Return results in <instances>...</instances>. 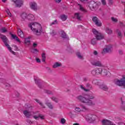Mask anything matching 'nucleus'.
<instances>
[{
    "label": "nucleus",
    "mask_w": 125,
    "mask_h": 125,
    "mask_svg": "<svg viewBox=\"0 0 125 125\" xmlns=\"http://www.w3.org/2000/svg\"><path fill=\"white\" fill-rule=\"evenodd\" d=\"M95 97L94 96H88L86 95H79L76 97V99L81 101L82 103H84L88 106H93L94 103L91 100V99H94Z\"/></svg>",
    "instance_id": "1"
},
{
    "label": "nucleus",
    "mask_w": 125,
    "mask_h": 125,
    "mask_svg": "<svg viewBox=\"0 0 125 125\" xmlns=\"http://www.w3.org/2000/svg\"><path fill=\"white\" fill-rule=\"evenodd\" d=\"M29 28L33 32L36 36H41L42 33V25L37 22H31L28 24Z\"/></svg>",
    "instance_id": "2"
},
{
    "label": "nucleus",
    "mask_w": 125,
    "mask_h": 125,
    "mask_svg": "<svg viewBox=\"0 0 125 125\" xmlns=\"http://www.w3.org/2000/svg\"><path fill=\"white\" fill-rule=\"evenodd\" d=\"M93 33L94 35H95V38H94L92 39L91 41V44H93V45H95L96 44V40L97 41H101V40H103L104 39V35L101 34V33L98 32L97 30H96L95 29H93Z\"/></svg>",
    "instance_id": "3"
},
{
    "label": "nucleus",
    "mask_w": 125,
    "mask_h": 125,
    "mask_svg": "<svg viewBox=\"0 0 125 125\" xmlns=\"http://www.w3.org/2000/svg\"><path fill=\"white\" fill-rule=\"evenodd\" d=\"M0 39L2 40L3 43L5 44V46L7 47L8 50H9V51L13 53V54H15V52L12 51V50L11 49V47H10L9 44L7 43V41H8V39H7L6 36L4 35L0 34Z\"/></svg>",
    "instance_id": "4"
},
{
    "label": "nucleus",
    "mask_w": 125,
    "mask_h": 125,
    "mask_svg": "<svg viewBox=\"0 0 125 125\" xmlns=\"http://www.w3.org/2000/svg\"><path fill=\"white\" fill-rule=\"evenodd\" d=\"M115 83L119 86L125 87V76H123L122 78L120 80H117L115 81Z\"/></svg>",
    "instance_id": "5"
},
{
    "label": "nucleus",
    "mask_w": 125,
    "mask_h": 125,
    "mask_svg": "<svg viewBox=\"0 0 125 125\" xmlns=\"http://www.w3.org/2000/svg\"><path fill=\"white\" fill-rule=\"evenodd\" d=\"M85 119L87 122H92V121H95L96 115L92 114H88L85 116Z\"/></svg>",
    "instance_id": "6"
},
{
    "label": "nucleus",
    "mask_w": 125,
    "mask_h": 125,
    "mask_svg": "<svg viewBox=\"0 0 125 125\" xmlns=\"http://www.w3.org/2000/svg\"><path fill=\"white\" fill-rule=\"evenodd\" d=\"M91 74L93 76H97L98 75H101V74H102V68H97L94 69H93L91 71Z\"/></svg>",
    "instance_id": "7"
},
{
    "label": "nucleus",
    "mask_w": 125,
    "mask_h": 125,
    "mask_svg": "<svg viewBox=\"0 0 125 125\" xmlns=\"http://www.w3.org/2000/svg\"><path fill=\"white\" fill-rule=\"evenodd\" d=\"M113 51V46L112 45H106L104 49V53H111Z\"/></svg>",
    "instance_id": "8"
},
{
    "label": "nucleus",
    "mask_w": 125,
    "mask_h": 125,
    "mask_svg": "<svg viewBox=\"0 0 125 125\" xmlns=\"http://www.w3.org/2000/svg\"><path fill=\"white\" fill-rule=\"evenodd\" d=\"M92 20L94 23H95V25L96 26H98V27H101L102 26V23H101V21L99 20V19L97 18V17H93L92 19Z\"/></svg>",
    "instance_id": "9"
},
{
    "label": "nucleus",
    "mask_w": 125,
    "mask_h": 125,
    "mask_svg": "<svg viewBox=\"0 0 125 125\" xmlns=\"http://www.w3.org/2000/svg\"><path fill=\"white\" fill-rule=\"evenodd\" d=\"M88 6L91 10H94V8L96 6V3L94 1H90L88 3Z\"/></svg>",
    "instance_id": "10"
},
{
    "label": "nucleus",
    "mask_w": 125,
    "mask_h": 125,
    "mask_svg": "<svg viewBox=\"0 0 125 125\" xmlns=\"http://www.w3.org/2000/svg\"><path fill=\"white\" fill-rule=\"evenodd\" d=\"M16 4L17 7H21L23 4V1L22 0H12Z\"/></svg>",
    "instance_id": "11"
},
{
    "label": "nucleus",
    "mask_w": 125,
    "mask_h": 125,
    "mask_svg": "<svg viewBox=\"0 0 125 125\" xmlns=\"http://www.w3.org/2000/svg\"><path fill=\"white\" fill-rule=\"evenodd\" d=\"M92 65L95 67H102V62L100 61H95L92 62Z\"/></svg>",
    "instance_id": "12"
},
{
    "label": "nucleus",
    "mask_w": 125,
    "mask_h": 125,
    "mask_svg": "<svg viewBox=\"0 0 125 125\" xmlns=\"http://www.w3.org/2000/svg\"><path fill=\"white\" fill-rule=\"evenodd\" d=\"M34 81L39 88H42V83L41 82V79H40L39 78L35 77Z\"/></svg>",
    "instance_id": "13"
},
{
    "label": "nucleus",
    "mask_w": 125,
    "mask_h": 125,
    "mask_svg": "<svg viewBox=\"0 0 125 125\" xmlns=\"http://www.w3.org/2000/svg\"><path fill=\"white\" fill-rule=\"evenodd\" d=\"M23 113L26 118H31V116H32V112L28 110H25L23 111Z\"/></svg>",
    "instance_id": "14"
},
{
    "label": "nucleus",
    "mask_w": 125,
    "mask_h": 125,
    "mask_svg": "<svg viewBox=\"0 0 125 125\" xmlns=\"http://www.w3.org/2000/svg\"><path fill=\"white\" fill-rule=\"evenodd\" d=\"M61 38L63 39V40H68V39H69V37H68V35H67V34H66V33H65V32H64V31H62L61 32Z\"/></svg>",
    "instance_id": "15"
},
{
    "label": "nucleus",
    "mask_w": 125,
    "mask_h": 125,
    "mask_svg": "<svg viewBox=\"0 0 125 125\" xmlns=\"http://www.w3.org/2000/svg\"><path fill=\"white\" fill-rule=\"evenodd\" d=\"M99 87L101 88V89H102L104 91H107V90L109 89L108 86H107V85H105L104 84H100Z\"/></svg>",
    "instance_id": "16"
},
{
    "label": "nucleus",
    "mask_w": 125,
    "mask_h": 125,
    "mask_svg": "<svg viewBox=\"0 0 125 125\" xmlns=\"http://www.w3.org/2000/svg\"><path fill=\"white\" fill-rule=\"evenodd\" d=\"M27 20L28 21H34L35 20V16L32 14H29L27 15Z\"/></svg>",
    "instance_id": "17"
},
{
    "label": "nucleus",
    "mask_w": 125,
    "mask_h": 125,
    "mask_svg": "<svg viewBox=\"0 0 125 125\" xmlns=\"http://www.w3.org/2000/svg\"><path fill=\"white\" fill-rule=\"evenodd\" d=\"M18 35L19 37H20V38H24V33H23V31L21 30V29H18Z\"/></svg>",
    "instance_id": "18"
},
{
    "label": "nucleus",
    "mask_w": 125,
    "mask_h": 125,
    "mask_svg": "<svg viewBox=\"0 0 125 125\" xmlns=\"http://www.w3.org/2000/svg\"><path fill=\"white\" fill-rule=\"evenodd\" d=\"M101 74L103 76H108L109 75V74H110V72L108 70H107L105 69H102Z\"/></svg>",
    "instance_id": "19"
},
{
    "label": "nucleus",
    "mask_w": 125,
    "mask_h": 125,
    "mask_svg": "<svg viewBox=\"0 0 125 125\" xmlns=\"http://www.w3.org/2000/svg\"><path fill=\"white\" fill-rule=\"evenodd\" d=\"M30 7L33 10H37V3L35 2H31L30 3Z\"/></svg>",
    "instance_id": "20"
},
{
    "label": "nucleus",
    "mask_w": 125,
    "mask_h": 125,
    "mask_svg": "<svg viewBox=\"0 0 125 125\" xmlns=\"http://www.w3.org/2000/svg\"><path fill=\"white\" fill-rule=\"evenodd\" d=\"M78 5L79 6L80 10H81V11H82V12H84V13H86V12H87V10L83 8L82 5L78 4Z\"/></svg>",
    "instance_id": "21"
},
{
    "label": "nucleus",
    "mask_w": 125,
    "mask_h": 125,
    "mask_svg": "<svg viewBox=\"0 0 125 125\" xmlns=\"http://www.w3.org/2000/svg\"><path fill=\"white\" fill-rule=\"evenodd\" d=\"M10 34L11 35L12 38L14 39V40H16V41H17V42H21V41H20V40L18 39V37H17V36L15 35H14L11 33H10Z\"/></svg>",
    "instance_id": "22"
},
{
    "label": "nucleus",
    "mask_w": 125,
    "mask_h": 125,
    "mask_svg": "<svg viewBox=\"0 0 125 125\" xmlns=\"http://www.w3.org/2000/svg\"><path fill=\"white\" fill-rule=\"evenodd\" d=\"M61 66H62V64H61V63L57 62L54 64V65H53V68H55L58 67H61Z\"/></svg>",
    "instance_id": "23"
},
{
    "label": "nucleus",
    "mask_w": 125,
    "mask_h": 125,
    "mask_svg": "<svg viewBox=\"0 0 125 125\" xmlns=\"http://www.w3.org/2000/svg\"><path fill=\"white\" fill-rule=\"evenodd\" d=\"M92 83L94 84H96V85H99L100 86V85L101 84L100 82L98 80L94 79L92 81Z\"/></svg>",
    "instance_id": "24"
},
{
    "label": "nucleus",
    "mask_w": 125,
    "mask_h": 125,
    "mask_svg": "<svg viewBox=\"0 0 125 125\" xmlns=\"http://www.w3.org/2000/svg\"><path fill=\"white\" fill-rule=\"evenodd\" d=\"M35 100L37 102V103H38V104H39L42 107V108H45L44 105H43V104H42V103L39 100L35 99Z\"/></svg>",
    "instance_id": "25"
},
{
    "label": "nucleus",
    "mask_w": 125,
    "mask_h": 125,
    "mask_svg": "<svg viewBox=\"0 0 125 125\" xmlns=\"http://www.w3.org/2000/svg\"><path fill=\"white\" fill-rule=\"evenodd\" d=\"M75 18H77L78 20H79V21H81L82 19H81V16H80L79 13H76L75 14Z\"/></svg>",
    "instance_id": "26"
},
{
    "label": "nucleus",
    "mask_w": 125,
    "mask_h": 125,
    "mask_svg": "<svg viewBox=\"0 0 125 125\" xmlns=\"http://www.w3.org/2000/svg\"><path fill=\"white\" fill-rule=\"evenodd\" d=\"M105 32L108 35H111V34H112V33H113V30H112L111 29L107 27L106 28Z\"/></svg>",
    "instance_id": "27"
},
{
    "label": "nucleus",
    "mask_w": 125,
    "mask_h": 125,
    "mask_svg": "<svg viewBox=\"0 0 125 125\" xmlns=\"http://www.w3.org/2000/svg\"><path fill=\"white\" fill-rule=\"evenodd\" d=\"M46 105H47V106H48V108H49V109H53V105H52V104H51V103H49V102H46L45 103Z\"/></svg>",
    "instance_id": "28"
},
{
    "label": "nucleus",
    "mask_w": 125,
    "mask_h": 125,
    "mask_svg": "<svg viewBox=\"0 0 125 125\" xmlns=\"http://www.w3.org/2000/svg\"><path fill=\"white\" fill-rule=\"evenodd\" d=\"M21 18L23 19V20H25V19H27L28 17V15L24 13L21 14Z\"/></svg>",
    "instance_id": "29"
},
{
    "label": "nucleus",
    "mask_w": 125,
    "mask_h": 125,
    "mask_svg": "<svg viewBox=\"0 0 125 125\" xmlns=\"http://www.w3.org/2000/svg\"><path fill=\"white\" fill-rule=\"evenodd\" d=\"M76 55H77V57H78V58H79V59H81L82 60H83V55H82L81 54V53L77 52L76 53Z\"/></svg>",
    "instance_id": "30"
},
{
    "label": "nucleus",
    "mask_w": 125,
    "mask_h": 125,
    "mask_svg": "<svg viewBox=\"0 0 125 125\" xmlns=\"http://www.w3.org/2000/svg\"><path fill=\"white\" fill-rule=\"evenodd\" d=\"M75 111L76 112V113H81V112H82V109L81 108L76 106L75 108Z\"/></svg>",
    "instance_id": "31"
},
{
    "label": "nucleus",
    "mask_w": 125,
    "mask_h": 125,
    "mask_svg": "<svg viewBox=\"0 0 125 125\" xmlns=\"http://www.w3.org/2000/svg\"><path fill=\"white\" fill-rule=\"evenodd\" d=\"M61 19H62V21H66V20H67V16L65 15H61Z\"/></svg>",
    "instance_id": "32"
},
{
    "label": "nucleus",
    "mask_w": 125,
    "mask_h": 125,
    "mask_svg": "<svg viewBox=\"0 0 125 125\" xmlns=\"http://www.w3.org/2000/svg\"><path fill=\"white\" fill-rule=\"evenodd\" d=\"M25 43H26V44H30L31 43L30 38H26L25 39Z\"/></svg>",
    "instance_id": "33"
},
{
    "label": "nucleus",
    "mask_w": 125,
    "mask_h": 125,
    "mask_svg": "<svg viewBox=\"0 0 125 125\" xmlns=\"http://www.w3.org/2000/svg\"><path fill=\"white\" fill-rule=\"evenodd\" d=\"M80 106L84 111H87V110H88V108H87V107H86V106L83 104L81 105Z\"/></svg>",
    "instance_id": "34"
},
{
    "label": "nucleus",
    "mask_w": 125,
    "mask_h": 125,
    "mask_svg": "<svg viewBox=\"0 0 125 125\" xmlns=\"http://www.w3.org/2000/svg\"><path fill=\"white\" fill-rule=\"evenodd\" d=\"M45 59H46V57H45V54H42V62H45Z\"/></svg>",
    "instance_id": "35"
},
{
    "label": "nucleus",
    "mask_w": 125,
    "mask_h": 125,
    "mask_svg": "<svg viewBox=\"0 0 125 125\" xmlns=\"http://www.w3.org/2000/svg\"><path fill=\"white\" fill-rule=\"evenodd\" d=\"M31 52H32V53H34L35 54H37V52H39V51L38 50V49L33 48L31 50Z\"/></svg>",
    "instance_id": "36"
},
{
    "label": "nucleus",
    "mask_w": 125,
    "mask_h": 125,
    "mask_svg": "<svg viewBox=\"0 0 125 125\" xmlns=\"http://www.w3.org/2000/svg\"><path fill=\"white\" fill-rule=\"evenodd\" d=\"M80 87H81V89H83V90H84V91H89V89H85L84 88V87H83V85H80Z\"/></svg>",
    "instance_id": "37"
},
{
    "label": "nucleus",
    "mask_w": 125,
    "mask_h": 125,
    "mask_svg": "<svg viewBox=\"0 0 125 125\" xmlns=\"http://www.w3.org/2000/svg\"><path fill=\"white\" fill-rule=\"evenodd\" d=\"M0 32H1V33H6V32H7V30H6L5 27H3L0 29Z\"/></svg>",
    "instance_id": "38"
},
{
    "label": "nucleus",
    "mask_w": 125,
    "mask_h": 125,
    "mask_svg": "<svg viewBox=\"0 0 125 125\" xmlns=\"http://www.w3.org/2000/svg\"><path fill=\"white\" fill-rule=\"evenodd\" d=\"M51 98L52 100H53V101H55V102H56V103H58V99H57V98H55V97H53Z\"/></svg>",
    "instance_id": "39"
},
{
    "label": "nucleus",
    "mask_w": 125,
    "mask_h": 125,
    "mask_svg": "<svg viewBox=\"0 0 125 125\" xmlns=\"http://www.w3.org/2000/svg\"><path fill=\"white\" fill-rule=\"evenodd\" d=\"M61 124H62V125H64V124H65V123H66V120H65V119H64V118H62L61 120Z\"/></svg>",
    "instance_id": "40"
},
{
    "label": "nucleus",
    "mask_w": 125,
    "mask_h": 125,
    "mask_svg": "<svg viewBox=\"0 0 125 125\" xmlns=\"http://www.w3.org/2000/svg\"><path fill=\"white\" fill-rule=\"evenodd\" d=\"M57 24V20H55L54 21H53L51 24L50 26H52V25H56Z\"/></svg>",
    "instance_id": "41"
},
{
    "label": "nucleus",
    "mask_w": 125,
    "mask_h": 125,
    "mask_svg": "<svg viewBox=\"0 0 125 125\" xmlns=\"http://www.w3.org/2000/svg\"><path fill=\"white\" fill-rule=\"evenodd\" d=\"M111 20L113 21V22H118V19L115 18L114 17L111 18Z\"/></svg>",
    "instance_id": "42"
},
{
    "label": "nucleus",
    "mask_w": 125,
    "mask_h": 125,
    "mask_svg": "<svg viewBox=\"0 0 125 125\" xmlns=\"http://www.w3.org/2000/svg\"><path fill=\"white\" fill-rule=\"evenodd\" d=\"M50 34L53 37L56 35V32H55L54 30H53L52 32L50 33Z\"/></svg>",
    "instance_id": "43"
},
{
    "label": "nucleus",
    "mask_w": 125,
    "mask_h": 125,
    "mask_svg": "<svg viewBox=\"0 0 125 125\" xmlns=\"http://www.w3.org/2000/svg\"><path fill=\"white\" fill-rule=\"evenodd\" d=\"M86 87H87V88H89V89H90V88H91V87H92L91 84H90L89 83H87L86 84Z\"/></svg>",
    "instance_id": "44"
},
{
    "label": "nucleus",
    "mask_w": 125,
    "mask_h": 125,
    "mask_svg": "<svg viewBox=\"0 0 125 125\" xmlns=\"http://www.w3.org/2000/svg\"><path fill=\"white\" fill-rule=\"evenodd\" d=\"M117 33L119 37H120L121 38H122V32H121L120 31L118 30V29H117Z\"/></svg>",
    "instance_id": "45"
},
{
    "label": "nucleus",
    "mask_w": 125,
    "mask_h": 125,
    "mask_svg": "<svg viewBox=\"0 0 125 125\" xmlns=\"http://www.w3.org/2000/svg\"><path fill=\"white\" fill-rule=\"evenodd\" d=\"M39 118L41 119V120H44V116L42 115V114H39Z\"/></svg>",
    "instance_id": "46"
},
{
    "label": "nucleus",
    "mask_w": 125,
    "mask_h": 125,
    "mask_svg": "<svg viewBox=\"0 0 125 125\" xmlns=\"http://www.w3.org/2000/svg\"><path fill=\"white\" fill-rule=\"evenodd\" d=\"M34 119H35V120H39V119H40V115H39L38 116H33Z\"/></svg>",
    "instance_id": "47"
},
{
    "label": "nucleus",
    "mask_w": 125,
    "mask_h": 125,
    "mask_svg": "<svg viewBox=\"0 0 125 125\" xmlns=\"http://www.w3.org/2000/svg\"><path fill=\"white\" fill-rule=\"evenodd\" d=\"M102 3L103 5H106V0H102Z\"/></svg>",
    "instance_id": "48"
},
{
    "label": "nucleus",
    "mask_w": 125,
    "mask_h": 125,
    "mask_svg": "<svg viewBox=\"0 0 125 125\" xmlns=\"http://www.w3.org/2000/svg\"><path fill=\"white\" fill-rule=\"evenodd\" d=\"M0 83H4L5 82V80H4L2 78H1V79H0Z\"/></svg>",
    "instance_id": "49"
},
{
    "label": "nucleus",
    "mask_w": 125,
    "mask_h": 125,
    "mask_svg": "<svg viewBox=\"0 0 125 125\" xmlns=\"http://www.w3.org/2000/svg\"><path fill=\"white\" fill-rule=\"evenodd\" d=\"M6 13H7L9 16H11V13L9 12V10H7L6 11Z\"/></svg>",
    "instance_id": "50"
},
{
    "label": "nucleus",
    "mask_w": 125,
    "mask_h": 125,
    "mask_svg": "<svg viewBox=\"0 0 125 125\" xmlns=\"http://www.w3.org/2000/svg\"><path fill=\"white\" fill-rule=\"evenodd\" d=\"M46 93H47V94H51V91L49 90H46L45 91Z\"/></svg>",
    "instance_id": "51"
},
{
    "label": "nucleus",
    "mask_w": 125,
    "mask_h": 125,
    "mask_svg": "<svg viewBox=\"0 0 125 125\" xmlns=\"http://www.w3.org/2000/svg\"><path fill=\"white\" fill-rule=\"evenodd\" d=\"M37 46H38V44L36 43H33V47L35 48V47H37Z\"/></svg>",
    "instance_id": "52"
},
{
    "label": "nucleus",
    "mask_w": 125,
    "mask_h": 125,
    "mask_svg": "<svg viewBox=\"0 0 125 125\" xmlns=\"http://www.w3.org/2000/svg\"><path fill=\"white\" fill-rule=\"evenodd\" d=\"M36 61L38 63H41V60L38 58H36Z\"/></svg>",
    "instance_id": "53"
},
{
    "label": "nucleus",
    "mask_w": 125,
    "mask_h": 125,
    "mask_svg": "<svg viewBox=\"0 0 125 125\" xmlns=\"http://www.w3.org/2000/svg\"><path fill=\"white\" fill-rule=\"evenodd\" d=\"M15 95H16V97H19V95H20L19 93L16 92L15 93Z\"/></svg>",
    "instance_id": "54"
},
{
    "label": "nucleus",
    "mask_w": 125,
    "mask_h": 125,
    "mask_svg": "<svg viewBox=\"0 0 125 125\" xmlns=\"http://www.w3.org/2000/svg\"><path fill=\"white\" fill-rule=\"evenodd\" d=\"M55 1L57 3H60V2H61V0H55Z\"/></svg>",
    "instance_id": "55"
},
{
    "label": "nucleus",
    "mask_w": 125,
    "mask_h": 125,
    "mask_svg": "<svg viewBox=\"0 0 125 125\" xmlns=\"http://www.w3.org/2000/svg\"><path fill=\"white\" fill-rule=\"evenodd\" d=\"M118 125H125V123H124L123 122H119Z\"/></svg>",
    "instance_id": "56"
},
{
    "label": "nucleus",
    "mask_w": 125,
    "mask_h": 125,
    "mask_svg": "<svg viewBox=\"0 0 125 125\" xmlns=\"http://www.w3.org/2000/svg\"><path fill=\"white\" fill-rule=\"evenodd\" d=\"M93 54H94V55H98V53L97 52V51H94V52H93Z\"/></svg>",
    "instance_id": "57"
},
{
    "label": "nucleus",
    "mask_w": 125,
    "mask_h": 125,
    "mask_svg": "<svg viewBox=\"0 0 125 125\" xmlns=\"http://www.w3.org/2000/svg\"><path fill=\"white\" fill-rule=\"evenodd\" d=\"M87 81H88V79H87V78H83V82H87Z\"/></svg>",
    "instance_id": "58"
},
{
    "label": "nucleus",
    "mask_w": 125,
    "mask_h": 125,
    "mask_svg": "<svg viewBox=\"0 0 125 125\" xmlns=\"http://www.w3.org/2000/svg\"><path fill=\"white\" fill-rule=\"evenodd\" d=\"M46 69L47 71H49V72L51 71V69L49 67H46Z\"/></svg>",
    "instance_id": "59"
},
{
    "label": "nucleus",
    "mask_w": 125,
    "mask_h": 125,
    "mask_svg": "<svg viewBox=\"0 0 125 125\" xmlns=\"http://www.w3.org/2000/svg\"><path fill=\"white\" fill-rule=\"evenodd\" d=\"M109 3L110 5L113 4V1L112 0H110L109 1Z\"/></svg>",
    "instance_id": "60"
},
{
    "label": "nucleus",
    "mask_w": 125,
    "mask_h": 125,
    "mask_svg": "<svg viewBox=\"0 0 125 125\" xmlns=\"http://www.w3.org/2000/svg\"><path fill=\"white\" fill-rule=\"evenodd\" d=\"M121 109H122V110H123V111H125V106H122Z\"/></svg>",
    "instance_id": "61"
},
{
    "label": "nucleus",
    "mask_w": 125,
    "mask_h": 125,
    "mask_svg": "<svg viewBox=\"0 0 125 125\" xmlns=\"http://www.w3.org/2000/svg\"><path fill=\"white\" fill-rule=\"evenodd\" d=\"M5 86L6 87H10V84H8V83H7V84H5Z\"/></svg>",
    "instance_id": "62"
},
{
    "label": "nucleus",
    "mask_w": 125,
    "mask_h": 125,
    "mask_svg": "<svg viewBox=\"0 0 125 125\" xmlns=\"http://www.w3.org/2000/svg\"><path fill=\"white\" fill-rule=\"evenodd\" d=\"M121 102L122 104L124 105V104H125V102L123 101V99H121Z\"/></svg>",
    "instance_id": "63"
},
{
    "label": "nucleus",
    "mask_w": 125,
    "mask_h": 125,
    "mask_svg": "<svg viewBox=\"0 0 125 125\" xmlns=\"http://www.w3.org/2000/svg\"><path fill=\"white\" fill-rule=\"evenodd\" d=\"M119 54H123V51L120 50V51H119Z\"/></svg>",
    "instance_id": "64"
}]
</instances>
